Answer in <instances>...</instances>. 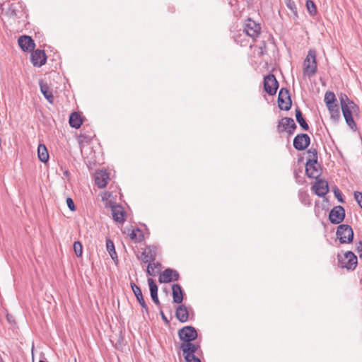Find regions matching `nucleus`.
I'll list each match as a JSON object with an SVG mask.
<instances>
[{
  "label": "nucleus",
  "instance_id": "42",
  "mask_svg": "<svg viewBox=\"0 0 362 362\" xmlns=\"http://www.w3.org/2000/svg\"><path fill=\"white\" fill-rule=\"evenodd\" d=\"M186 362H201V360L195 356H191L189 358H185Z\"/></svg>",
  "mask_w": 362,
  "mask_h": 362
},
{
  "label": "nucleus",
  "instance_id": "6",
  "mask_svg": "<svg viewBox=\"0 0 362 362\" xmlns=\"http://www.w3.org/2000/svg\"><path fill=\"white\" fill-rule=\"evenodd\" d=\"M243 31L247 36L255 39L260 34L261 27L259 23H257L251 18H248L244 25Z\"/></svg>",
  "mask_w": 362,
  "mask_h": 362
},
{
  "label": "nucleus",
  "instance_id": "43",
  "mask_svg": "<svg viewBox=\"0 0 362 362\" xmlns=\"http://www.w3.org/2000/svg\"><path fill=\"white\" fill-rule=\"evenodd\" d=\"M160 315H161V317H162V320L166 323V324H168L169 323V320H168V318L166 317V316L164 315L163 312L162 310H160Z\"/></svg>",
  "mask_w": 362,
  "mask_h": 362
},
{
  "label": "nucleus",
  "instance_id": "22",
  "mask_svg": "<svg viewBox=\"0 0 362 362\" xmlns=\"http://www.w3.org/2000/svg\"><path fill=\"white\" fill-rule=\"evenodd\" d=\"M175 315L180 322H187L189 318V313L187 307L185 305H179L176 309Z\"/></svg>",
  "mask_w": 362,
  "mask_h": 362
},
{
  "label": "nucleus",
  "instance_id": "33",
  "mask_svg": "<svg viewBox=\"0 0 362 362\" xmlns=\"http://www.w3.org/2000/svg\"><path fill=\"white\" fill-rule=\"evenodd\" d=\"M325 103L326 106L332 105L337 104V99L334 93L331 91H327L325 95Z\"/></svg>",
  "mask_w": 362,
  "mask_h": 362
},
{
  "label": "nucleus",
  "instance_id": "35",
  "mask_svg": "<svg viewBox=\"0 0 362 362\" xmlns=\"http://www.w3.org/2000/svg\"><path fill=\"white\" fill-rule=\"evenodd\" d=\"M148 284L149 286L151 297L158 296V286L154 280L151 278H148Z\"/></svg>",
  "mask_w": 362,
  "mask_h": 362
},
{
  "label": "nucleus",
  "instance_id": "31",
  "mask_svg": "<svg viewBox=\"0 0 362 362\" xmlns=\"http://www.w3.org/2000/svg\"><path fill=\"white\" fill-rule=\"evenodd\" d=\"M329 111L331 118L334 121H338L340 118V112L337 104L329 105L327 107Z\"/></svg>",
  "mask_w": 362,
  "mask_h": 362
},
{
  "label": "nucleus",
  "instance_id": "28",
  "mask_svg": "<svg viewBox=\"0 0 362 362\" xmlns=\"http://www.w3.org/2000/svg\"><path fill=\"white\" fill-rule=\"evenodd\" d=\"M296 119L303 130L307 131L309 129V126L303 118L302 112L298 107L296 109Z\"/></svg>",
  "mask_w": 362,
  "mask_h": 362
},
{
  "label": "nucleus",
  "instance_id": "5",
  "mask_svg": "<svg viewBox=\"0 0 362 362\" xmlns=\"http://www.w3.org/2000/svg\"><path fill=\"white\" fill-rule=\"evenodd\" d=\"M276 128L279 133L286 132L288 135H291L294 133L297 126L292 118L284 117L279 121Z\"/></svg>",
  "mask_w": 362,
  "mask_h": 362
},
{
  "label": "nucleus",
  "instance_id": "16",
  "mask_svg": "<svg viewBox=\"0 0 362 362\" xmlns=\"http://www.w3.org/2000/svg\"><path fill=\"white\" fill-rule=\"evenodd\" d=\"M180 348L183 352L184 357L189 358L191 356H195L194 354L198 351L200 346L199 344L189 342L182 343Z\"/></svg>",
  "mask_w": 362,
  "mask_h": 362
},
{
  "label": "nucleus",
  "instance_id": "45",
  "mask_svg": "<svg viewBox=\"0 0 362 362\" xmlns=\"http://www.w3.org/2000/svg\"><path fill=\"white\" fill-rule=\"evenodd\" d=\"M356 250L358 252H362V243L359 242L356 246Z\"/></svg>",
  "mask_w": 362,
  "mask_h": 362
},
{
  "label": "nucleus",
  "instance_id": "20",
  "mask_svg": "<svg viewBox=\"0 0 362 362\" xmlns=\"http://www.w3.org/2000/svg\"><path fill=\"white\" fill-rule=\"evenodd\" d=\"M130 286L140 305L146 313H148V308L144 300L141 288L134 282H131Z\"/></svg>",
  "mask_w": 362,
  "mask_h": 362
},
{
  "label": "nucleus",
  "instance_id": "17",
  "mask_svg": "<svg viewBox=\"0 0 362 362\" xmlns=\"http://www.w3.org/2000/svg\"><path fill=\"white\" fill-rule=\"evenodd\" d=\"M20 47L24 52H30L35 48V42L31 37L28 35L21 36L18 40Z\"/></svg>",
  "mask_w": 362,
  "mask_h": 362
},
{
  "label": "nucleus",
  "instance_id": "30",
  "mask_svg": "<svg viewBox=\"0 0 362 362\" xmlns=\"http://www.w3.org/2000/svg\"><path fill=\"white\" fill-rule=\"evenodd\" d=\"M129 238L136 243H140L144 240V235L142 231L139 229H133L129 234Z\"/></svg>",
  "mask_w": 362,
  "mask_h": 362
},
{
  "label": "nucleus",
  "instance_id": "14",
  "mask_svg": "<svg viewBox=\"0 0 362 362\" xmlns=\"http://www.w3.org/2000/svg\"><path fill=\"white\" fill-rule=\"evenodd\" d=\"M31 62L35 66L40 67L46 63L47 56L44 50H34L30 55Z\"/></svg>",
  "mask_w": 362,
  "mask_h": 362
},
{
  "label": "nucleus",
  "instance_id": "29",
  "mask_svg": "<svg viewBox=\"0 0 362 362\" xmlns=\"http://www.w3.org/2000/svg\"><path fill=\"white\" fill-rule=\"evenodd\" d=\"M101 196V200L104 203L105 206L106 208H110L112 206H113L115 203L110 199L112 197V193L109 192H103L100 194Z\"/></svg>",
  "mask_w": 362,
  "mask_h": 362
},
{
  "label": "nucleus",
  "instance_id": "26",
  "mask_svg": "<svg viewBox=\"0 0 362 362\" xmlns=\"http://www.w3.org/2000/svg\"><path fill=\"white\" fill-rule=\"evenodd\" d=\"M40 90L45 98L50 103H53L54 100V96L52 94V90L49 88V86L46 84L42 83V81L40 82Z\"/></svg>",
  "mask_w": 362,
  "mask_h": 362
},
{
  "label": "nucleus",
  "instance_id": "40",
  "mask_svg": "<svg viewBox=\"0 0 362 362\" xmlns=\"http://www.w3.org/2000/svg\"><path fill=\"white\" fill-rule=\"evenodd\" d=\"M333 191L334 196L337 197V200L341 203H344V201L342 199L341 192H340V190L337 187H335Z\"/></svg>",
  "mask_w": 362,
  "mask_h": 362
},
{
  "label": "nucleus",
  "instance_id": "15",
  "mask_svg": "<svg viewBox=\"0 0 362 362\" xmlns=\"http://www.w3.org/2000/svg\"><path fill=\"white\" fill-rule=\"evenodd\" d=\"M113 220L118 223H123L125 221L126 212L123 207L115 204L110 207Z\"/></svg>",
  "mask_w": 362,
  "mask_h": 362
},
{
  "label": "nucleus",
  "instance_id": "41",
  "mask_svg": "<svg viewBox=\"0 0 362 362\" xmlns=\"http://www.w3.org/2000/svg\"><path fill=\"white\" fill-rule=\"evenodd\" d=\"M66 204H67V206H68L69 209L71 211H74L76 210V207H75L74 201H73V199L71 198L68 197L66 199Z\"/></svg>",
  "mask_w": 362,
  "mask_h": 362
},
{
  "label": "nucleus",
  "instance_id": "19",
  "mask_svg": "<svg viewBox=\"0 0 362 362\" xmlns=\"http://www.w3.org/2000/svg\"><path fill=\"white\" fill-rule=\"evenodd\" d=\"M315 193L319 197H324L328 192V183L324 180H317L313 186Z\"/></svg>",
  "mask_w": 362,
  "mask_h": 362
},
{
  "label": "nucleus",
  "instance_id": "9",
  "mask_svg": "<svg viewBox=\"0 0 362 362\" xmlns=\"http://www.w3.org/2000/svg\"><path fill=\"white\" fill-rule=\"evenodd\" d=\"M279 107L283 110H289L291 107L292 101L289 90L287 88H281L278 96Z\"/></svg>",
  "mask_w": 362,
  "mask_h": 362
},
{
  "label": "nucleus",
  "instance_id": "10",
  "mask_svg": "<svg viewBox=\"0 0 362 362\" xmlns=\"http://www.w3.org/2000/svg\"><path fill=\"white\" fill-rule=\"evenodd\" d=\"M279 83L274 74H269L264 78V89L270 95L276 94Z\"/></svg>",
  "mask_w": 362,
  "mask_h": 362
},
{
  "label": "nucleus",
  "instance_id": "1",
  "mask_svg": "<svg viewBox=\"0 0 362 362\" xmlns=\"http://www.w3.org/2000/svg\"><path fill=\"white\" fill-rule=\"evenodd\" d=\"M341 111L347 125L354 131L357 129L354 120L353 115L359 113L358 106L351 100L346 94H341L339 97Z\"/></svg>",
  "mask_w": 362,
  "mask_h": 362
},
{
  "label": "nucleus",
  "instance_id": "27",
  "mask_svg": "<svg viewBox=\"0 0 362 362\" xmlns=\"http://www.w3.org/2000/svg\"><path fill=\"white\" fill-rule=\"evenodd\" d=\"M69 124L71 127L78 129L82 124L81 115L77 112H72L69 117Z\"/></svg>",
  "mask_w": 362,
  "mask_h": 362
},
{
  "label": "nucleus",
  "instance_id": "36",
  "mask_svg": "<svg viewBox=\"0 0 362 362\" xmlns=\"http://www.w3.org/2000/svg\"><path fill=\"white\" fill-rule=\"evenodd\" d=\"M306 7L310 15L315 16L317 13V8L315 3L311 0H307Z\"/></svg>",
  "mask_w": 362,
  "mask_h": 362
},
{
  "label": "nucleus",
  "instance_id": "12",
  "mask_svg": "<svg viewBox=\"0 0 362 362\" xmlns=\"http://www.w3.org/2000/svg\"><path fill=\"white\" fill-rule=\"evenodd\" d=\"M310 144V138L307 134H299L293 139V147L298 151L306 149Z\"/></svg>",
  "mask_w": 362,
  "mask_h": 362
},
{
  "label": "nucleus",
  "instance_id": "8",
  "mask_svg": "<svg viewBox=\"0 0 362 362\" xmlns=\"http://www.w3.org/2000/svg\"><path fill=\"white\" fill-rule=\"evenodd\" d=\"M157 256V247L155 245L146 247L137 257L144 263H150L156 260Z\"/></svg>",
  "mask_w": 362,
  "mask_h": 362
},
{
  "label": "nucleus",
  "instance_id": "38",
  "mask_svg": "<svg viewBox=\"0 0 362 362\" xmlns=\"http://www.w3.org/2000/svg\"><path fill=\"white\" fill-rule=\"evenodd\" d=\"M285 3L287 6V7L293 13H296L297 12V8H296V4L292 0H285Z\"/></svg>",
  "mask_w": 362,
  "mask_h": 362
},
{
  "label": "nucleus",
  "instance_id": "47",
  "mask_svg": "<svg viewBox=\"0 0 362 362\" xmlns=\"http://www.w3.org/2000/svg\"><path fill=\"white\" fill-rule=\"evenodd\" d=\"M304 195H305V197H308V195L307 194H305Z\"/></svg>",
  "mask_w": 362,
  "mask_h": 362
},
{
  "label": "nucleus",
  "instance_id": "13",
  "mask_svg": "<svg viewBox=\"0 0 362 362\" xmlns=\"http://www.w3.org/2000/svg\"><path fill=\"white\" fill-rule=\"evenodd\" d=\"M179 273L173 269H166L160 274L158 281L160 283H168L179 279Z\"/></svg>",
  "mask_w": 362,
  "mask_h": 362
},
{
  "label": "nucleus",
  "instance_id": "21",
  "mask_svg": "<svg viewBox=\"0 0 362 362\" xmlns=\"http://www.w3.org/2000/svg\"><path fill=\"white\" fill-rule=\"evenodd\" d=\"M305 173L308 177L310 178H317L318 177L321 173L320 168L317 166V163H306L305 164Z\"/></svg>",
  "mask_w": 362,
  "mask_h": 362
},
{
  "label": "nucleus",
  "instance_id": "39",
  "mask_svg": "<svg viewBox=\"0 0 362 362\" xmlns=\"http://www.w3.org/2000/svg\"><path fill=\"white\" fill-rule=\"evenodd\" d=\"M354 199L360 206V207L362 209V192H354Z\"/></svg>",
  "mask_w": 362,
  "mask_h": 362
},
{
  "label": "nucleus",
  "instance_id": "2",
  "mask_svg": "<svg viewBox=\"0 0 362 362\" xmlns=\"http://www.w3.org/2000/svg\"><path fill=\"white\" fill-rule=\"evenodd\" d=\"M317 53L315 49H310L303 62V74L311 77L315 75L317 70Z\"/></svg>",
  "mask_w": 362,
  "mask_h": 362
},
{
  "label": "nucleus",
  "instance_id": "3",
  "mask_svg": "<svg viewBox=\"0 0 362 362\" xmlns=\"http://www.w3.org/2000/svg\"><path fill=\"white\" fill-rule=\"evenodd\" d=\"M338 266L347 270H354L357 266V257L351 251L346 252L343 255H338Z\"/></svg>",
  "mask_w": 362,
  "mask_h": 362
},
{
  "label": "nucleus",
  "instance_id": "11",
  "mask_svg": "<svg viewBox=\"0 0 362 362\" xmlns=\"http://www.w3.org/2000/svg\"><path fill=\"white\" fill-rule=\"evenodd\" d=\"M345 218V210L341 206H334L329 212V219L333 224H339Z\"/></svg>",
  "mask_w": 362,
  "mask_h": 362
},
{
  "label": "nucleus",
  "instance_id": "18",
  "mask_svg": "<svg viewBox=\"0 0 362 362\" xmlns=\"http://www.w3.org/2000/svg\"><path fill=\"white\" fill-rule=\"evenodd\" d=\"M110 180L109 173L105 170H101L95 174V182L99 188H104Z\"/></svg>",
  "mask_w": 362,
  "mask_h": 362
},
{
  "label": "nucleus",
  "instance_id": "34",
  "mask_svg": "<svg viewBox=\"0 0 362 362\" xmlns=\"http://www.w3.org/2000/svg\"><path fill=\"white\" fill-rule=\"evenodd\" d=\"M308 158L306 163H317V151L316 148H310L308 151Z\"/></svg>",
  "mask_w": 362,
  "mask_h": 362
},
{
  "label": "nucleus",
  "instance_id": "46",
  "mask_svg": "<svg viewBox=\"0 0 362 362\" xmlns=\"http://www.w3.org/2000/svg\"><path fill=\"white\" fill-rule=\"evenodd\" d=\"M259 49H260V54L263 55L265 53V46H264V47H260Z\"/></svg>",
  "mask_w": 362,
  "mask_h": 362
},
{
  "label": "nucleus",
  "instance_id": "23",
  "mask_svg": "<svg viewBox=\"0 0 362 362\" xmlns=\"http://www.w3.org/2000/svg\"><path fill=\"white\" fill-rule=\"evenodd\" d=\"M162 269V265L158 262H150L146 269V273L148 276H156L158 274Z\"/></svg>",
  "mask_w": 362,
  "mask_h": 362
},
{
  "label": "nucleus",
  "instance_id": "37",
  "mask_svg": "<svg viewBox=\"0 0 362 362\" xmlns=\"http://www.w3.org/2000/svg\"><path fill=\"white\" fill-rule=\"evenodd\" d=\"M74 250L77 257H81L83 253V246L79 241H76L74 243Z\"/></svg>",
  "mask_w": 362,
  "mask_h": 362
},
{
  "label": "nucleus",
  "instance_id": "25",
  "mask_svg": "<svg viewBox=\"0 0 362 362\" xmlns=\"http://www.w3.org/2000/svg\"><path fill=\"white\" fill-rule=\"evenodd\" d=\"M37 156L39 160L42 163H47L49 160V153L45 144H40L37 148Z\"/></svg>",
  "mask_w": 362,
  "mask_h": 362
},
{
  "label": "nucleus",
  "instance_id": "32",
  "mask_svg": "<svg viewBox=\"0 0 362 362\" xmlns=\"http://www.w3.org/2000/svg\"><path fill=\"white\" fill-rule=\"evenodd\" d=\"M106 248L113 260H117V255L113 242L110 239L106 240Z\"/></svg>",
  "mask_w": 362,
  "mask_h": 362
},
{
  "label": "nucleus",
  "instance_id": "44",
  "mask_svg": "<svg viewBox=\"0 0 362 362\" xmlns=\"http://www.w3.org/2000/svg\"><path fill=\"white\" fill-rule=\"evenodd\" d=\"M151 298H152L153 303L156 305H160V300H159V299L158 298V296H152Z\"/></svg>",
  "mask_w": 362,
  "mask_h": 362
},
{
  "label": "nucleus",
  "instance_id": "7",
  "mask_svg": "<svg viewBox=\"0 0 362 362\" xmlns=\"http://www.w3.org/2000/svg\"><path fill=\"white\" fill-rule=\"evenodd\" d=\"M178 336L183 343H189L197 339V332L192 326H185L178 331Z\"/></svg>",
  "mask_w": 362,
  "mask_h": 362
},
{
  "label": "nucleus",
  "instance_id": "48",
  "mask_svg": "<svg viewBox=\"0 0 362 362\" xmlns=\"http://www.w3.org/2000/svg\"><path fill=\"white\" fill-rule=\"evenodd\" d=\"M39 362H47V361H45L40 360Z\"/></svg>",
  "mask_w": 362,
  "mask_h": 362
},
{
  "label": "nucleus",
  "instance_id": "4",
  "mask_svg": "<svg viewBox=\"0 0 362 362\" xmlns=\"http://www.w3.org/2000/svg\"><path fill=\"white\" fill-rule=\"evenodd\" d=\"M336 235L341 244L351 243L354 238L353 230L347 224L339 225L337 228Z\"/></svg>",
  "mask_w": 362,
  "mask_h": 362
},
{
  "label": "nucleus",
  "instance_id": "24",
  "mask_svg": "<svg viewBox=\"0 0 362 362\" xmlns=\"http://www.w3.org/2000/svg\"><path fill=\"white\" fill-rule=\"evenodd\" d=\"M173 302L180 304L183 300V293L179 284H173L172 286Z\"/></svg>",
  "mask_w": 362,
  "mask_h": 362
}]
</instances>
